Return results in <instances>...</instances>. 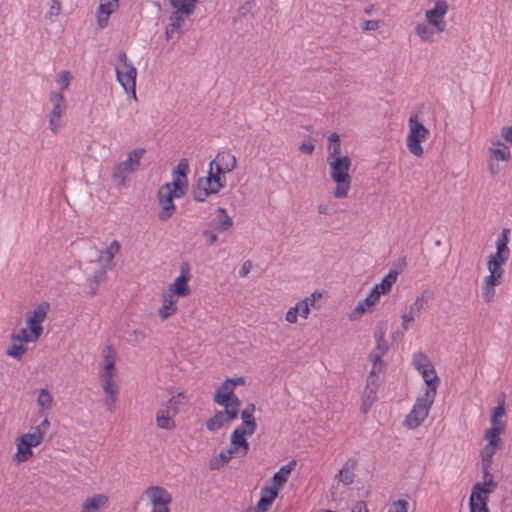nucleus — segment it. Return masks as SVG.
<instances>
[{
    "label": "nucleus",
    "instance_id": "nucleus-45",
    "mask_svg": "<svg viewBox=\"0 0 512 512\" xmlns=\"http://www.w3.org/2000/svg\"><path fill=\"white\" fill-rule=\"evenodd\" d=\"M427 305V299L423 294L416 297L415 301L409 306V312L412 315L418 316L423 310H425Z\"/></svg>",
    "mask_w": 512,
    "mask_h": 512
},
{
    "label": "nucleus",
    "instance_id": "nucleus-39",
    "mask_svg": "<svg viewBox=\"0 0 512 512\" xmlns=\"http://www.w3.org/2000/svg\"><path fill=\"white\" fill-rule=\"evenodd\" d=\"M42 440H43V432L36 431V430H34V432H32V433L23 434L18 439V441H20L22 443H27V445H29L31 447L38 446L42 442Z\"/></svg>",
    "mask_w": 512,
    "mask_h": 512
},
{
    "label": "nucleus",
    "instance_id": "nucleus-64",
    "mask_svg": "<svg viewBox=\"0 0 512 512\" xmlns=\"http://www.w3.org/2000/svg\"><path fill=\"white\" fill-rule=\"evenodd\" d=\"M295 308H297L299 316L306 319L310 313V308L308 307L307 301H299L296 303Z\"/></svg>",
    "mask_w": 512,
    "mask_h": 512
},
{
    "label": "nucleus",
    "instance_id": "nucleus-47",
    "mask_svg": "<svg viewBox=\"0 0 512 512\" xmlns=\"http://www.w3.org/2000/svg\"><path fill=\"white\" fill-rule=\"evenodd\" d=\"M53 398L47 389H41L37 398V404L43 409L52 407Z\"/></svg>",
    "mask_w": 512,
    "mask_h": 512
},
{
    "label": "nucleus",
    "instance_id": "nucleus-57",
    "mask_svg": "<svg viewBox=\"0 0 512 512\" xmlns=\"http://www.w3.org/2000/svg\"><path fill=\"white\" fill-rule=\"evenodd\" d=\"M233 382L231 378H227L218 388L217 391L226 395L237 397L233 392Z\"/></svg>",
    "mask_w": 512,
    "mask_h": 512
},
{
    "label": "nucleus",
    "instance_id": "nucleus-29",
    "mask_svg": "<svg viewBox=\"0 0 512 512\" xmlns=\"http://www.w3.org/2000/svg\"><path fill=\"white\" fill-rule=\"evenodd\" d=\"M241 402L238 397L232 398L230 402L224 405L223 418L228 423L238 417Z\"/></svg>",
    "mask_w": 512,
    "mask_h": 512
},
{
    "label": "nucleus",
    "instance_id": "nucleus-55",
    "mask_svg": "<svg viewBox=\"0 0 512 512\" xmlns=\"http://www.w3.org/2000/svg\"><path fill=\"white\" fill-rule=\"evenodd\" d=\"M103 369L115 371L114 350L111 347H108V352L104 355Z\"/></svg>",
    "mask_w": 512,
    "mask_h": 512
},
{
    "label": "nucleus",
    "instance_id": "nucleus-25",
    "mask_svg": "<svg viewBox=\"0 0 512 512\" xmlns=\"http://www.w3.org/2000/svg\"><path fill=\"white\" fill-rule=\"evenodd\" d=\"M120 243L117 240H113L110 245L104 250L99 252L98 262L105 267L112 263L114 256L120 251Z\"/></svg>",
    "mask_w": 512,
    "mask_h": 512
},
{
    "label": "nucleus",
    "instance_id": "nucleus-52",
    "mask_svg": "<svg viewBox=\"0 0 512 512\" xmlns=\"http://www.w3.org/2000/svg\"><path fill=\"white\" fill-rule=\"evenodd\" d=\"M236 429H240V431L247 436H252L257 429L256 420H245L242 422V426L237 427Z\"/></svg>",
    "mask_w": 512,
    "mask_h": 512
},
{
    "label": "nucleus",
    "instance_id": "nucleus-19",
    "mask_svg": "<svg viewBox=\"0 0 512 512\" xmlns=\"http://www.w3.org/2000/svg\"><path fill=\"white\" fill-rule=\"evenodd\" d=\"M98 8V25L103 28L107 25L108 16L119 8L120 0H100Z\"/></svg>",
    "mask_w": 512,
    "mask_h": 512
},
{
    "label": "nucleus",
    "instance_id": "nucleus-11",
    "mask_svg": "<svg viewBox=\"0 0 512 512\" xmlns=\"http://www.w3.org/2000/svg\"><path fill=\"white\" fill-rule=\"evenodd\" d=\"M157 197L159 205L161 206V211L158 214V218L160 221H167L176 212V206L173 203V199L175 197L172 195L170 184L163 185L159 189Z\"/></svg>",
    "mask_w": 512,
    "mask_h": 512
},
{
    "label": "nucleus",
    "instance_id": "nucleus-20",
    "mask_svg": "<svg viewBox=\"0 0 512 512\" xmlns=\"http://www.w3.org/2000/svg\"><path fill=\"white\" fill-rule=\"evenodd\" d=\"M278 491L274 487H263L261 488V497L257 503V509L259 512H266L270 509L272 503L278 496Z\"/></svg>",
    "mask_w": 512,
    "mask_h": 512
},
{
    "label": "nucleus",
    "instance_id": "nucleus-16",
    "mask_svg": "<svg viewBox=\"0 0 512 512\" xmlns=\"http://www.w3.org/2000/svg\"><path fill=\"white\" fill-rule=\"evenodd\" d=\"M216 213L217 216L209 222V227L219 233L229 231L234 225L233 218L228 215L227 210L223 207H218Z\"/></svg>",
    "mask_w": 512,
    "mask_h": 512
},
{
    "label": "nucleus",
    "instance_id": "nucleus-40",
    "mask_svg": "<svg viewBox=\"0 0 512 512\" xmlns=\"http://www.w3.org/2000/svg\"><path fill=\"white\" fill-rule=\"evenodd\" d=\"M504 430L505 424L492 425V427L485 432V439H487L488 442L492 440L495 443V445L500 446L501 441L499 439V436L501 433H503Z\"/></svg>",
    "mask_w": 512,
    "mask_h": 512
},
{
    "label": "nucleus",
    "instance_id": "nucleus-50",
    "mask_svg": "<svg viewBox=\"0 0 512 512\" xmlns=\"http://www.w3.org/2000/svg\"><path fill=\"white\" fill-rule=\"evenodd\" d=\"M12 340L20 344L34 342L38 338H34V334H29L25 329H20L17 333L12 335Z\"/></svg>",
    "mask_w": 512,
    "mask_h": 512
},
{
    "label": "nucleus",
    "instance_id": "nucleus-35",
    "mask_svg": "<svg viewBox=\"0 0 512 512\" xmlns=\"http://www.w3.org/2000/svg\"><path fill=\"white\" fill-rule=\"evenodd\" d=\"M170 4L175 9L174 13L188 16L195 10V5L189 0H170Z\"/></svg>",
    "mask_w": 512,
    "mask_h": 512
},
{
    "label": "nucleus",
    "instance_id": "nucleus-7",
    "mask_svg": "<svg viewBox=\"0 0 512 512\" xmlns=\"http://www.w3.org/2000/svg\"><path fill=\"white\" fill-rule=\"evenodd\" d=\"M237 167L236 157L229 151H220L209 164L208 175L218 178V181L226 184L225 174L232 172Z\"/></svg>",
    "mask_w": 512,
    "mask_h": 512
},
{
    "label": "nucleus",
    "instance_id": "nucleus-33",
    "mask_svg": "<svg viewBox=\"0 0 512 512\" xmlns=\"http://www.w3.org/2000/svg\"><path fill=\"white\" fill-rule=\"evenodd\" d=\"M388 349H389V346H388L387 341L383 342V343H381V342L376 343V347L369 354V359L372 362V364H376V365L384 367V362L382 360V357L387 353Z\"/></svg>",
    "mask_w": 512,
    "mask_h": 512
},
{
    "label": "nucleus",
    "instance_id": "nucleus-62",
    "mask_svg": "<svg viewBox=\"0 0 512 512\" xmlns=\"http://www.w3.org/2000/svg\"><path fill=\"white\" fill-rule=\"evenodd\" d=\"M61 11V2L60 0H51V4L49 10L46 12V18L51 19L54 16H58Z\"/></svg>",
    "mask_w": 512,
    "mask_h": 512
},
{
    "label": "nucleus",
    "instance_id": "nucleus-58",
    "mask_svg": "<svg viewBox=\"0 0 512 512\" xmlns=\"http://www.w3.org/2000/svg\"><path fill=\"white\" fill-rule=\"evenodd\" d=\"M495 287L482 285V298L486 303H491L495 298Z\"/></svg>",
    "mask_w": 512,
    "mask_h": 512
},
{
    "label": "nucleus",
    "instance_id": "nucleus-56",
    "mask_svg": "<svg viewBox=\"0 0 512 512\" xmlns=\"http://www.w3.org/2000/svg\"><path fill=\"white\" fill-rule=\"evenodd\" d=\"M408 502L403 499L394 501L388 509V512H408Z\"/></svg>",
    "mask_w": 512,
    "mask_h": 512
},
{
    "label": "nucleus",
    "instance_id": "nucleus-27",
    "mask_svg": "<svg viewBox=\"0 0 512 512\" xmlns=\"http://www.w3.org/2000/svg\"><path fill=\"white\" fill-rule=\"evenodd\" d=\"M378 387L365 386L362 394L361 410L366 414L377 400Z\"/></svg>",
    "mask_w": 512,
    "mask_h": 512
},
{
    "label": "nucleus",
    "instance_id": "nucleus-38",
    "mask_svg": "<svg viewBox=\"0 0 512 512\" xmlns=\"http://www.w3.org/2000/svg\"><path fill=\"white\" fill-rule=\"evenodd\" d=\"M187 403L186 397L183 393H178L177 395L172 396L165 405L169 409H174L175 414L177 415L181 409V407L185 406Z\"/></svg>",
    "mask_w": 512,
    "mask_h": 512
},
{
    "label": "nucleus",
    "instance_id": "nucleus-59",
    "mask_svg": "<svg viewBox=\"0 0 512 512\" xmlns=\"http://www.w3.org/2000/svg\"><path fill=\"white\" fill-rule=\"evenodd\" d=\"M101 384L107 396H117L118 389L113 380L101 381Z\"/></svg>",
    "mask_w": 512,
    "mask_h": 512
},
{
    "label": "nucleus",
    "instance_id": "nucleus-8",
    "mask_svg": "<svg viewBox=\"0 0 512 512\" xmlns=\"http://www.w3.org/2000/svg\"><path fill=\"white\" fill-rule=\"evenodd\" d=\"M224 187V183L218 181V178L206 176L199 178L193 187L192 195L196 202H204L208 196L217 194Z\"/></svg>",
    "mask_w": 512,
    "mask_h": 512
},
{
    "label": "nucleus",
    "instance_id": "nucleus-31",
    "mask_svg": "<svg viewBox=\"0 0 512 512\" xmlns=\"http://www.w3.org/2000/svg\"><path fill=\"white\" fill-rule=\"evenodd\" d=\"M233 457L236 458V455L229 448L221 450L217 457L210 460V469H219L220 467L228 463Z\"/></svg>",
    "mask_w": 512,
    "mask_h": 512
},
{
    "label": "nucleus",
    "instance_id": "nucleus-21",
    "mask_svg": "<svg viewBox=\"0 0 512 512\" xmlns=\"http://www.w3.org/2000/svg\"><path fill=\"white\" fill-rule=\"evenodd\" d=\"M162 298L163 305L159 309V316L161 320H166L167 318L176 313L177 307L175 306V304L178 298L166 291L163 293Z\"/></svg>",
    "mask_w": 512,
    "mask_h": 512
},
{
    "label": "nucleus",
    "instance_id": "nucleus-1",
    "mask_svg": "<svg viewBox=\"0 0 512 512\" xmlns=\"http://www.w3.org/2000/svg\"><path fill=\"white\" fill-rule=\"evenodd\" d=\"M419 372L427 384V387L425 388L424 394L417 397L412 410L405 418L404 423L409 429L419 427L427 418L434 403L439 384V378L433 365H431V367L424 368Z\"/></svg>",
    "mask_w": 512,
    "mask_h": 512
},
{
    "label": "nucleus",
    "instance_id": "nucleus-6",
    "mask_svg": "<svg viewBox=\"0 0 512 512\" xmlns=\"http://www.w3.org/2000/svg\"><path fill=\"white\" fill-rule=\"evenodd\" d=\"M49 101L52 105L48 113L49 129L56 135L63 127V117L67 112V102L61 92L52 91L49 95Z\"/></svg>",
    "mask_w": 512,
    "mask_h": 512
},
{
    "label": "nucleus",
    "instance_id": "nucleus-24",
    "mask_svg": "<svg viewBox=\"0 0 512 512\" xmlns=\"http://www.w3.org/2000/svg\"><path fill=\"white\" fill-rule=\"evenodd\" d=\"M498 483L496 481L477 482L473 485L470 496L478 495L480 498L489 501V495L495 491Z\"/></svg>",
    "mask_w": 512,
    "mask_h": 512
},
{
    "label": "nucleus",
    "instance_id": "nucleus-23",
    "mask_svg": "<svg viewBox=\"0 0 512 512\" xmlns=\"http://www.w3.org/2000/svg\"><path fill=\"white\" fill-rule=\"evenodd\" d=\"M356 466V461L353 459H348L343 465L342 469L336 475V479L342 482L344 485H350L354 482L355 474L354 469Z\"/></svg>",
    "mask_w": 512,
    "mask_h": 512
},
{
    "label": "nucleus",
    "instance_id": "nucleus-61",
    "mask_svg": "<svg viewBox=\"0 0 512 512\" xmlns=\"http://www.w3.org/2000/svg\"><path fill=\"white\" fill-rule=\"evenodd\" d=\"M487 268L491 275H494L502 280L504 274V269L502 268V265H499L496 262H487Z\"/></svg>",
    "mask_w": 512,
    "mask_h": 512
},
{
    "label": "nucleus",
    "instance_id": "nucleus-10",
    "mask_svg": "<svg viewBox=\"0 0 512 512\" xmlns=\"http://www.w3.org/2000/svg\"><path fill=\"white\" fill-rule=\"evenodd\" d=\"M449 6L445 0H437L432 9L425 12V18L428 24L435 28L437 33L445 31L446 22L444 16L447 14Z\"/></svg>",
    "mask_w": 512,
    "mask_h": 512
},
{
    "label": "nucleus",
    "instance_id": "nucleus-51",
    "mask_svg": "<svg viewBox=\"0 0 512 512\" xmlns=\"http://www.w3.org/2000/svg\"><path fill=\"white\" fill-rule=\"evenodd\" d=\"M489 152L496 160L509 161L511 158L510 150L506 145H503V148H490Z\"/></svg>",
    "mask_w": 512,
    "mask_h": 512
},
{
    "label": "nucleus",
    "instance_id": "nucleus-3",
    "mask_svg": "<svg viewBox=\"0 0 512 512\" xmlns=\"http://www.w3.org/2000/svg\"><path fill=\"white\" fill-rule=\"evenodd\" d=\"M115 72L119 84L126 93H131L132 98L136 100L137 69L124 51L118 53Z\"/></svg>",
    "mask_w": 512,
    "mask_h": 512
},
{
    "label": "nucleus",
    "instance_id": "nucleus-30",
    "mask_svg": "<svg viewBox=\"0 0 512 512\" xmlns=\"http://www.w3.org/2000/svg\"><path fill=\"white\" fill-rule=\"evenodd\" d=\"M241 402L238 397L232 398L230 402L224 405L223 418L228 423L238 417Z\"/></svg>",
    "mask_w": 512,
    "mask_h": 512
},
{
    "label": "nucleus",
    "instance_id": "nucleus-17",
    "mask_svg": "<svg viewBox=\"0 0 512 512\" xmlns=\"http://www.w3.org/2000/svg\"><path fill=\"white\" fill-rule=\"evenodd\" d=\"M175 416L174 409L171 410L162 404L156 412L155 421L157 427L163 430H173L176 427Z\"/></svg>",
    "mask_w": 512,
    "mask_h": 512
},
{
    "label": "nucleus",
    "instance_id": "nucleus-37",
    "mask_svg": "<svg viewBox=\"0 0 512 512\" xmlns=\"http://www.w3.org/2000/svg\"><path fill=\"white\" fill-rule=\"evenodd\" d=\"M73 79V75L68 70L60 71L55 78V82L59 85V91L62 94L68 90L69 85Z\"/></svg>",
    "mask_w": 512,
    "mask_h": 512
},
{
    "label": "nucleus",
    "instance_id": "nucleus-49",
    "mask_svg": "<svg viewBox=\"0 0 512 512\" xmlns=\"http://www.w3.org/2000/svg\"><path fill=\"white\" fill-rule=\"evenodd\" d=\"M171 23L168 25L170 27L171 32H176V34H180L181 26L185 21V15L179 13H173L170 17Z\"/></svg>",
    "mask_w": 512,
    "mask_h": 512
},
{
    "label": "nucleus",
    "instance_id": "nucleus-63",
    "mask_svg": "<svg viewBox=\"0 0 512 512\" xmlns=\"http://www.w3.org/2000/svg\"><path fill=\"white\" fill-rule=\"evenodd\" d=\"M505 414L504 407L502 405H498L493 409V413L491 415V425L496 424H505L504 422L500 421L498 418L502 417Z\"/></svg>",
    "mask_w": 512,
    "mask_h": 512
},
{
    "label": "nucleus",
    "instance_id": "nucleus-22",
    "mask_svg": "<svg viewBox=\"0 0 512 512\" xmlns=\"http://www.w3.org/2000/svg\"><path fill=\"white\" fill-rule=\"evenodd\" d=\"M296 465V461L292 460L288 462L286 465H283L272 477V483L274 488L279 490L284 486V484L287 482L292 470L294 469Z\"/></svg>",
    "mask_w": 512,
    "mask_h": 512
},
{
    "label": "nucleus",
    "instance_id": "nucleus-14",
    "mask_svg": "<svg viewBox=\"0 0 512 512\" xmlns=\"http://www.w3.org/2000/svg\"><path fill=\"white\" fill-rule=\"evenodd\" d=\"M510 229L503 228L496 241V252L489 257L488 262H496L499 265H505L510 257L508 247Z\"/></svg>",
    "mask_w": 512,
    "mask_h": 512
},
{
    "label": "nucleus",
    "instance_id": "nucleus-12",
    "mask_svg": "<svg viewBox=\"0 0 512 512\" xmlns=\"http://www.w3.org/2000/svg\"><path fill=\"white\" fill-rule=\"evenodd\" d=\"M50 305L47 302H41L27 318V326L34 338H39L42 334V323L45 321Z\"/></svg>",
    "mask_w": 512,
    "mask_h": 512
},
{
    "label": "nucleus",
    "instance_id": "nucleus-34",
    "mask_svg": "<svg viewBox=\"0 0 512 512\" xmlns=\"http://www.w3.org/2000/svg\"><path fill=\"white\" fill-rule=\"evenodd\" d=\"M435 28L431 27L430 24L427 23H417L416 26H415V33L417 34V36L422 40V41H425V42H432L433 41V36H434V30Z\"/></svg>",
    "mask_w": 512,
    "mask_h": 512
},
{
    "label": "nucleus",
    "instance_id": "nucleus-44",
    "mask_svg": "<svg viewBox=\"0 0 512 512\" xmlns=\"http://www.w3.org/2000/svg\"><path fill=\"white\" fill-rule=\"evenodd\" d=\"M412 362L415 369L418 371L427 367H431L432 365L428 356L423 352L414 353Z\"/></svg>",
    "mask_w": 512,
    "mask_h": 512
},
{
    "label": "nucleus",
    "instance_id": "nucleus-4",
    "mask_svg": "<svg viewBox=\"0 0 512 512\" xmlns=\"http://www.w3.org/2000/svg\"><path fill=\"white\" fill-rule=\"evenodd\" d=\"M398 274V271L390 270L388 274L382 279L381 283L376 284L369 295L357 304L351 313L350 318L355 319L358 315L365 313L367 310H369L370 307L374 306L381 294L390 291L393 284L397 281Z\"/></svg>",
    "mask_w": 512,
    "mask_h": 512
},
{
    "label": "nucleus",
    "instance_id": "nucleus-41",
    "mask_svg": "<svg viewBox=\"0 0 512 512\" xmlns=\"http://www.w3.org/2000/svg\"><path fill=\"white\" fill-rule=\"evenodd\" d=\"M170 184L172 189V195L176 198H180L185 194L187 188V180H183L177 176L173 178V181Z\"/></svg>",
    "mask_w": 512,
    "mask_h": 512
},
{
    "label": "nucleus",
    "instance_id": "nucleus-54",
    "mask_svg": "<svg viewBox=\"0 0 512 512\" xmlns=\"http://www.w3.org/2000/svg\"><path fill=\"white\" fill-rule=\"evenodd\" d=\"M189 170V165H188V162L186 159H182L179 161L176 169L174 170V173H173V176H177L183 180H187L186 179V174Z\"/></svg>",
    "mask_w": 512,
    "mask_h": 512
},
{
    "label": "nucleus",
    "instance_id": "nucleus-9",
    "mask_svg": "<svg viewBox=\"0 0 512 512\" xmlns=\"http://www.w3.org/2000/svg\"><path fill=\"white\" fill-rule=\"evenodd\" d=\"M145 495L153 506L152 512H170L168 505L172 502V496L166 489L151 486L145 490Z\"/></svg>",
    "mask_w": 512,
    "mask_h": 512
},
{
    "label": "nucleus",
    "instance_id": "nucleus-53",
    "mask_svg": "<svg viewBox=\"0 0 512 512\" xmlns=\"http://www.w3.org/2000/svg\"><path fill=\"white\" fill-rule=\"evenodd\" d=\"M216 232L217 231L212 228H207L202 231V236L207 246H212L217 243L218 235Z\"/></svg>",
    "mask_w": 512,
    "mask_h": 512
},
{
    "label": "nucleus",
    "instance_id": "nucleus-13",
    "mask_svg": "<svg viewBox=\"0 0 512 512\" xmlns=\"http://www.w3.org/2000/svg\"><path fill=\"white\" fill-rule=\"evenodd\" d=\"M190 279V269L187 263H183L180 267V275L175 278L174 282L169 285L166 292L171 293L175 297L188 296L191 289L188 285Z\"/></svg>",
    "mask_w": 512,
    "mask_h": 512
},
{
    "label": "nucleus",
    "instance_id": "nucleus-2",
    "mask_svg": "<svg viewBox=\"0 0 512 512\" xmlns=\"http://www.w3.org/2000/svg\"><path fill=\"white\" fill-rule=\"evenodd\" d=\"M327 162L330 167V177L333 182L336 183V187L333 191V195L336 198H345L351 188V176L349 169L352 161L348 156L327 158Z\"/></svg>",
    "mask_w": 512,
    "mask_h": 512
},
{
    "label": "nucleus",
    "instance_id": "nucleus-42",
    "mask_svg": "<svg viewBox=\"0 0 512 512\" xmlns=\"http://www.w3.org/2000/svg\"><path fill=\"white\" fill-rule=\"evenodd\" d=\"M226 423L227 422L223 418V412L219 411L206 422V428L211 432H215L222 428Z\"/></svg>",
    "mask_w": 512,
    "mask_h": 512
},
{
    "label": "nucleus",
    "instance_id": "nucleus-5",
    "mask_svg": "<svg viewBox=\"0 0 512 512\" xmlns=\"http://www.w3.org/2000/svg\"><path fill=\"white\" fill-rule=\"evenodd\" d=\"M409 132L406 138V146L411 154L416 157L423 155L421 142L425 141L429 135V130L418 120L417 114H411L408 119Z\"/></svg>",
    "mask_w": 512,
    "mask_h": 512
},
{
    "label": "nucleus",
    "instance_id": "nucleus-46",
    "mask_svg": "<svg viewBox=\"0 0 512 512\" xmlns=\"http://www.w3.org/2000/svg\"><path fill=\"white\" fill-rule=\"evenodd\" d=\"M383 366L372 364V369L367 377L366 386L378 387L380 386L378 373L383 370Z\"/></svg>",
    "mask_w": 512,
    "mask_h": 512
},
{
    "label": "nucleus",
    "instance_id": "nucleus-28",
    "mask_svg": "<svg viewBox=\"0 0 512 512\" xmlns=\"http://www.w3.org/2000/svg\"><path fill=\"white\" fill-rule=\"evenodd\" d=\"M132 174L123 162L117 163L112 170V179L118 187L126 186L128 176Z\"/></svg>",
    "mask_w": 512,
    "mask_h": 512
},
{
    "label": "nucleus",
    "instance_id": "nucleus-18",
    "mask_svg": "<svg viewBox=\"0 0 512 512\" xmlns=\"http://www.w3.org/2000/svg\"><path fill=\"white\" fill-rule=\"evenodd\" d=\"M109 498L105 494H96L86 498L81 507V512H99L108 505Z\"/></svg>",
    "mask_w": 512,
    "mask_h": 512
},
{
    "label": "nucleus",
    "instance_id": "nucleus-26",
    "mask_svg": "<svg viewBox=\"0 0 512 512\" xmlns=\"http://www.w3.org/2000/svg\"><path fill=\"white\" fill-rule=\"evenodd\" d=\"M145 153V148H136L128 153L127 159L123 163L131 173H134L139 168L140 160Z\"/></svg>",
    "mask_w": 512,
    "mask_h": 512
},
{
    "label": "nucleus",
    "instance_id": "nucleus-43",
    "mask_svg": "<svg viewBox=\"0 0 512 512\" xmlns=\"http://www.w3.org/2000/svg\"><path fill=\"white\" fill-rule=\"evenodd\" d=\"M31 448L32 447L27 445V443L17 441V453L15 457L19 463L27 461L33 455Z\"/></svg>",
    "mask_w": 512,
    "mask_h": 512
},
{
    "label": "nucleus",
    "instance_id": "nucleus-36",
    "mask_svg": "<svg viewBox=\"0 0 512 512\" xmlns=\"http://www.w3.org/2000/svg\"><path fill=\"white\" fill-rule=\"evenodd\" d=\"M488 500L480 498L478 495L470 496L469 509L470 512H490L488 509Z\"/></svg>",
    "mask_w": 512,
    "mask_h": 512
},
{
    "label": "nucleus",
    "instance_id": "nucleus-60",
    "mask_svg": "<svg viewBox=\"0 0 512 512\" xmlns=\"http://www.w3.org/2000/svg\"><path fill=\"white\" fill-rule=\"evenodd\" d=\"M327 158H337V157H343L341 155V144L339 143H328L327 147Z\"/></svg>",
    "mask_w": 512,
    "mask_h": 512
},
{
    "label": "nucleus",
    "instance_id": "nucleus-15",
    "mask_svg": "<svg viewBox=\"0 0 512 512\" xmlns=\"http://www.w3.org/2000/svg\"><path fill=\"white\" fill-rule=\"evenodd\" d=\"M245 436L240 429H234L230 436L229 449L236 455V458L245 457L249 452L250 445Z\"/></svg>",
    "mask_w": 512,
    "mask_h": 512
},
{
    "label": "nucleus",
    "instance_id": "nucleus-32",
    "mask_svg": "<svg viewBox=\"0 0 512 512\" xmlns=\"http://www.w3.org/2000/svg\"><path fill=\"white\" fill-rule=\"evenodd\" d=\"M106 269L105 267H101L98 269L94 275L88 279V286H89V295L94 296L96 295L98 291V286L100 283L104 282L106 280Z\"/></svg>",
    "mask_w": 512,
    "mask_h": 512
},
{
    "label": "nucleus",
    "instance_id": "nucleus-48",
    "mask_svg": "<svg viewBox=\"0 0 512 512\" xmlns=\"http://www.w3.org/2000/svg\"><path fill=\"white\" fill-rule=\"evenodd\" d=\"M27 348L18 342H14L6 351L8 356L16 358L20 360L22 356L26 353Z\"/></svg>",
    "mask_w": 512,
    "mask_h": 512
}]
</instances>
